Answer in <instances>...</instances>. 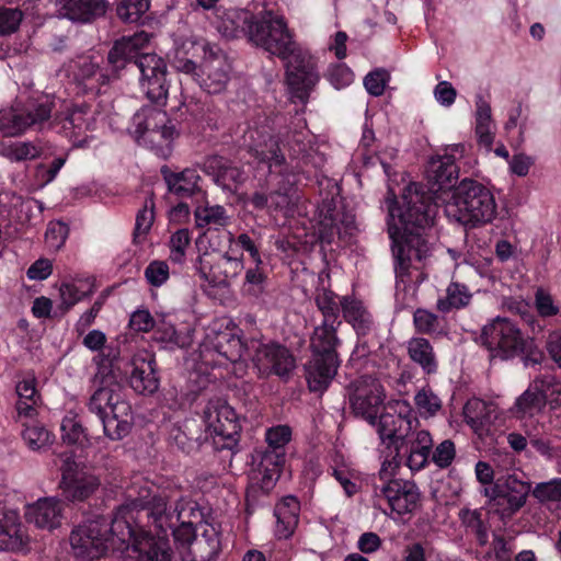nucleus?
I'll list each match as a JSON object with an SVG mask.
<instances>
[{
  "label": "nucleus",
  "instance_id": "obj_1",
  "mask_svg": "<svg viewBox=\"0 0 561 561\" xmlns=\"http://www.w3.org/2000/svg\"><path fill=\"white\" fill-rule=\"evenodd\" d=\"M386 204L388 233L396 260V299L405 307L414 301L417 287L425 279L423 270L431 248L423 231L434 224L437 205L416 183L405 187L400 204L391 192Z\"/></svg>",
  "mask_w": 561,
  "mask_h": 561
},
{
  "label": "nucleus",
  "instance_id": "obj_2",
  "mask_svg": "<svg viewBox=\"0 0 561 561\" xmlns=\"http://www.w3.org/2000/svg\"><path fill=\"white\" fill-rule=\"evenodd\" d=\"M131 501L116 511L113 519H89L72 529L69 541L73 556L83 560L103 557L110 548L126 545L124 561H170L164 539L154 540L136 529Z\"/></svg>",
  "mask_w": 561,
  "mask_h": 561
},
{
  "label": "nucleus",
  "instance_id": "obj_3",
  "mask_svg": "<svg viewBox=\"0 0 561 561\" xmlns=\"http://www.w3.org/2000/svg\"><path fill=\"white\" fill-rule=\"evenodd\" d=\"M127 497L131 501L135 515L138 517L140 511L148 508L147 516L157 528V536L146 531H139L140 535H147L154 540L164 539L168 545V558L171 560V549L168 540V530H171L175 540H190L194 535V523L202 517L197 504L187 499H181L173 511L168 510L167 497L156 495L153 484L138 479L128 489Z\"/></svg>",
  "mask_w": 561,
  "mask_h": 561
},
{
  "label": "nucleus",
  "instance_id": "obj_4",
  "mask_svg": "<svg viewBox=\"0 0 561 561\" xmlns=\"http://www.w3.org/2000/svg\"><path fill=\"white\" fill-rule=\"evenodd\" d=\"M244 141L251 154L257 160V163L267 167L270 172L268 184L279 185L283 183L270 196L264 192H255L249 203L257 209L274 207L275 209L284 210L286 216L289 215L291 211L290 205L294 199V182L289 180L290 173L288 172L283 149L274 140L270 126L249 128L244 135Z\"/></svg>",
  "mask_w": 561,
  "mask_h": 561
},
{
  "label": "nucleus",
  "instance_id": "obj_5",
  "mask_svg": "<svg viewBox=\"0 0 561 561\" xmlns=\"http://www.w3.org/2000/svg\"><path fill=\"white\" fill-rule=\"evenodd\" d=\"M220 30L227 37L245 34L250 42L278 58H287L300 46L294 41L282 15L265 11L253 16L247 11H232L222 21Z\"/></svg>",
  "mask_w": 561,
  "mask_h": 561
},
{
  "label": "nucleus",
  "instance_id": "obj_6",
  "mask_svg": "<svg viewBox=\"0 0 561 561\" xmlns=\"http://www.w3.org/2000/svg\"><path fill=\"white\" fill-rule=\"evenodd\" d=\"M93 363L98 367L94 382L100 387L89 401V411L98 415L106 437L112 440L122 439L131 428V407L122 386L115 381L108 360L99 355L93 357Z\"/></svg>",
  "mask_w": 561,
  "mask_h": 561
},
{
  "label": "nucleus",
  "instance_id": "obj_7",
  "mask_svg": "<svg viewBox=\"0 0 561 561\" xmlns=\"http://www.w3.org/2000/svg\"><path fill=\"white\" fill-rule=\"evenodd\" d=\"M444 211L449 220L467 227H479L495 219L497 205L489 187L465 179L444 199Z\"/></svg>",
  "mask_w": 561,
  "mask_h": 561
},
{
  "label": "nucleus",
  "instance_id": "obj_8",
  "mask_svg": "<svg viewBox=\"0 0 561 561\" xmlns=\"http://www.w3.org/2000/svg\"><path fill=\"white\" fill-rule=\"evenodd\" d=\"M214 233L209 236V244L215 254L199 256L197 272L203 280L213 287H226L231 279L238 277L244 268L243 255H236L233 248L234 234L224 229L218 233V241H213Z\"/></svg>",
  "mask_w": 561,
  "mask_h": 561
},
{
  "label": "nucleus",
  "instance_id": "obj_9",
  "mask_svg": "<svg viewBox=\"0 0 561 561\" xmlns=\"http://www.w3.org/2000/svg\"><path fill=\"white\" fill-rule=\"evenodd\" d=\"M129 133L137 142L150 147L164 158L170 154L180 134L167 112L153 106H144L135 113Z\"/></svg>",
  "mask_w": 561,
  "mask_h": 561
},
{
  "label": "nucleus",
  "instance_id": "obj_10",
  "mask_svg": "<svg viewBox=\"0 0 561 561\" xmlns=\"http://www.w3.org/2000/svg\"><path fill=\"white\" fill-rule=\"evenodd\" d=\"M250 345L244 344L236 328L225 320H215L207 328L199 345L201 360L210 367L229 364L242 366V358Z\"/></svg>",
  "mask_w": 561,
  "mask_h": 561
},
{
  "label": "nucleus",
  "instance_id": "obj_11",
  "mask_svg": "<svg viewBox=\"0 0 561 561\" xmlns=\"http://www.w3.org/2000/svg\"><path fill=\"white\" fill-rule=\"evenodd\" d=\"M530 491V482L522 473L512 472L499 477L481 492L488 497L489 513L506 522L525 506Z\"/></svg>",
  "mask_w": 561,
  "mask_h": 561
},
{
  "label": "nucleus",
  "instance_id": "obj_12",
  "mask_svg": "<svg viewBox=\"0 0 561 561\" xmlns=\"http://www.w3.org/2000/svg\"><path fill=\"white\" fill-rule=\"evenodd\" d=\"M205 439L218 450H232L240 440L241 424L234 409L222 399L209 400L203 410Z\"/></svg>",
  "mask_w": 561,
  "mask_h": 561
},
{
  "label": "nucleus",
  "instance_id": "obj_13",
  "mask_svg": "<svg viewBox=\"0 0 561 561\" xmlns=\"http://www.w3.org/2000/svg\"><path fill=\"white\" fill-rule=\"evenodd\" d=\"M291 439V428L288 425H276L265 432L267 448L260 455V463L253 479L260 481L264 491H270L279 478L285 462V447Z\"/></svg>",
  "mask_w": 561,
  "mask_h": 561
},
{
  "label": "nucleus",
  "instance_id": "obj_14",
  "mask_svg": "<svg viewBox=\"0 0 561 561\" xmlns=\"http://www.w3.org/2000/svg\"><path fill=\"white\" fill-rule=\"evenodd\" d=\"M282 60L285 66L286 84L291 96L306 103L320 79L313 57L299 47Z\"/></svg>",
  "mask_w": 561,
  "mask_h": 561
},
{
  "label": "nucleus",
  "instance_id": "obj_15",
  "mask_svg": "<svg viewBox=\"0 0 561 561\" xmlns=\"http://www.w3.org/2000/svg\"><path fill=\"white\" fill-rule=\"evenodd\" d=\"M420 502V491L414 482L408 480H390L383 483H375L374 485V503L375 506L387 511L383 505L390 510V514L402 516L414 512Z\"/></svg>",
  "mask_w": 561,
  "mask_h": 561
},
{
  "label": "nucleus",
  "instance_id": "obj_16",
  "mask_svg": "<svg viewBox=\"0 0 561 561\" xmlns=\"http://www.w3.org/2000/svg\"><path fill=\"white\" fill-rule=\"evenodd\" d=\"M481 337L492 355L503 359L518 356L527 339L515 323L501 317L483 328Z\"/></svg>",
  "mask_w": 561,
  "mask_h": 561
},
{
  "label": "nucleus",
  "instance_id": "obj_17",
  "mask_svg": "<svg viewBox=\"0 0 561 561\" xmlns=\"http://www.w3.org/2000/svg\"><path fill=\"white\" fill-rule=\"evenodd\" d=\"M56 107L54 99L43 96L32 104L24 114L16 108L0 111V131L4 136H18L28 127L38 125L41 128L50 117L51 110Z\"/></svg>",
  "mask_w": 561,
  "mask_h": 561
},
{
  "label": "nucleus",
  "instance_id": "obj_18",
  "mask_svg": "<svg viewBox=\"0 0 561 561\" xmlns=\"http://www.w3.org/2000/svg\"><path fill=\"white\" fill-rule=\"evenodd\" d=\"M385 398L383 387L370 376H362L350 386L352 411L368 423H374L376 420Z\"/></svg>",
  "mask_w": 561,
  "mask_h": 561
},
{
  "label": "nucleus",
  "instance_id": "obj_19",
  "mask_svg": "<svg viewBox=\"0 0 561 561\" xmlns=\"http://www.w3.org/2000/svg\"><path fill=\"white\" fill-rule=\"evenodd\" d=\"M466 146L463 144L448 145L443 154L432 157L426 169V178L431 191L435 194L454 187L458 178L456 161L463 157Z\"/></svg>",
  "mask_w": 561,
  "mask_h": 561
},
{
  "label": "nucleus",
  "instance_id": "obj_20",
  "mask_svg": "<svg viewBox=\"0 0 561 561\" xmlns=\"http://www.w3.org/2000/svg\"><path fill=\"white\" fill-rule=\"evenodd\" d=\"M140 71L139 84L146 96L153 103L165 104L169 84L167 64L156 54L140 55L136 60Z\"/></svg>",
  "mask_w": 561,
  "mask_h": 561
},
{
  "label": "nucleus",
  "instance_id": "obj_21",
  "mask_svg": "<svg viewBox=\"0 0 561 561\" xmlns=\"http://www.w3.org/2000/svg\"><path fill=\"white\" fill-rule=\"evenodd\" d=\"M49 126L75 146L81 147L88 142V133L95 129L96 118L94 112L87 106H67L61 114L54 117Z\"/></svg>",
  "mask_w": 561,
  "mask_h": 561
},
{
  "label": "nucleus",
  "instance_id": "obj_22",
  "mask_svg": "<svg viewBox=\"0 0 561 561\" xmlns=\"http://www.w3.org/2000/svg\"><path fill=\"white\" fill-rule=\"evenodd\" d=\"M393 413L386 412L370 423L376 427L379 438L387 447L399 449V443L403 442L416 423L410 415V405L404 401H397L392 407Z\"/></svg>",
  "mask_w": 561,
  "mask_h": 561
},
{
  "label": "nucleus",
  "instance_id": "obj_23",
  "mask_svg": "<svg viewBox=\"0 0 561 561\" xmlns=\"http://www.w3.org/2000/svg\"><path fill=\"white\" fill-rule=\"evenodd\" d=\"M14 497L0 499V550L3 551H21L28 543L19 506L13 503Z\"/></svg>",
  "mask_w": 561,
  "mask_h": 561
},
{
  "label": "nucleus",
  "instance_id": "obj_24",
  "mask_svg": "<svg viewBox=\"0 0 561 561\" xmlns=\"http://www.w3.org/2000/svg\"><path fill=\"white\" fill-rule=\"evenodd\" d=\"M100 486V480L73 459L67 457L61 467V488L72 501H84Z\"/></svg>",
  "mask_w": 561,
  "mask_h": 561
},
{
  "label": "nucleus",
  "instance_id": "obj_25",
  "mask_svg": "<svg viewBox=\"0 0 561 561\" xmlns=\"http://www.w3.org/2000/svg\"><path fill=\"white\" fill-rule=\"evenodd\" d=\"M250 347L255 351L253 362L261 375L275 374L283 377L294 369V358L284 346L275 343L263 344L253 340Z\"/></svg>",
  "mask_w": 561,
  "mask_h": 561
},
{
  "label": "nucleus",
  "instance_id": "obj_26",
  "mask_svg": "<svg viewBox=\"0 0 561 561\" xmlns=\"http://www.w3.org/2000/svg\"><path fill=\"white\" fill-rule=\"evenodd\" d=\"M230 67L226 58L218 54H211L199 66V71L191 73L196 82L208 93H219L225 90L229 81Z\"/></svg>",
  "mask_w": 561,
  "mask_h": 561
},
{
  "label": "nucleus",
  "instance_id": "obj_27",
  "mask_svg": "<svg viewBox=\"0 0 561 561\" xmlns=\"http://www.w3.org/2000/svg\"><path fill=\"white\" fill-rule=\"evenodd\" d=\"M24 516L35 527L51 531L61 525L64 504L56 497L38 499L25 506Z\"/></svg>",
  "mask_w": 561,
  "mask_h": 561
},
{
  "label": "nucleus",
  "instance_id": "obj_28",
  "mask_svg": "<svg viewBox=\"0 0 561 561\" xmlns=\"http://www.w3.org/2000/svg\"><path fill=\"white\" fill-rule=\"evenodd\" d=\"M130 387L138 393L150 394L158 390L159 379L154 367V356L146 351L137 352L131 359Z\"/></svg>",
  "mask_w": 561,
  "mask_h": 561
},
{
  "label": "nucleus",
  "instance_id": "obj_29",
  "mask_svg": "<svg viewBox=\"0 0 561 561\" xmlns=\"http://www.w3.org/2000/svg\"><path fill=\"white\" fill-rule=\"evenodd\" d=\"M215 53L214 47L205 39L196 36H190L175 42L173 66L176 70L183 73H193L197 67L192 59L187 58V56L202 57L203 60H205L208 56H211V54Z\"/></svg>",
  "mask_w": 561,
  "mask_h": 561
},
{
  "label": "nucleus",
  "instance_id": "obj_30",
  "mask_svg": "<svg viewBox=\"0 0 561 561\" xmlns=\"http://www.w3.org/2000/svg\"><path fill=\"white\" fill-rule=\"evenodd\" d=\"M68 75L85 90L99 91L110 80L108 76L99 69V61L94 56H79L68 65Z\"/></svg>",
  "mask_w": 561,
  "mask_h": 561
},
{
  "label": "nucleus",
  "instance_id": "obj_31",
  "mask_svg": "<svg viewBox=\"0 0 561 561\" xmlns=\"http://www.w3.org/2000/svg\"><path fill=\"white\" fill-rule=\"evenodd\" d=\"M150 35L144 31L131 36H124L118 39L108 53V61L115 68H122L125 62L145 55L144 50L149 46Z\"/></svg>",
  "mask_w": 561,
  "mask_h": 561
},
{
  "label": "nucleus",
  "instance_id": "obj_32",
  "mask_svg": "<svg viewBox=\"0 0 561 561\" xmlns=\"http://www.w3.org/2000/svg\"><path fill=\"white\" fill-rule=\"evenodd\" d=\"M496 125L492 118V110L489 100L477 94L474 100V134L478 145L486 152L492 151L495 139Z\"/></svg>",
  "mask_w": 561,
  "mask_h": 561
},
{
  "label": "nucleus",
  "instance_id": "obj_33",
  "mask_svg": "<svg viewBox=\"0 0 561 561\" xmlns=\"http://www.w3.org/2000/svg\"><path fill=\"white\" fill-rule=\"evenodd\" d=\"M341 360L339 357L312 355L307 366V381L311 391H324L334 379Z\"/></svg>",
  "mask_w": 561,
  "mask_h": 561
},
{
  "label": "nucleus",
  "instance_id": "obj_34",
  "mask_svg": "<svg viewBox=\"0 0 561 561\" xmlns=\"http://www.w3.org/2000/svg\"><path fill=\"white\" fill-rule=\"evenodd\" d=\"M93 291V282L88 277L65 279L58 286L59 296L56 310L60 314H65L78 302L92 295Z\"/></svg>",
  "mask_w": 561,
  "mask_h": 561
},
{
  "label": "nucleus",
  "instance_id": "obj_35",
  "mask_svg": "<svg viewBox=\"0 0 561 561\" xmlns=\"http://www.w3.org/2000/svg\"><path fill=\"white\" fill-rule=\"evenodd\" d=\"M201 533L184 540L190 545L192 561H213L220 550L217 528L208 523L201 524Z\"/></svg>",
  "mask_w": 561,
  "mask_h": 561
},
{
  "label": "nucleus",
  "instance_id": "obj_36",
  "mask_svg": "<svg viewBox=\"0 0 561 561\" xmlns=\"http://www.w3.org/2000/svg\"><path fill=\"white\" fill-rule=\"evenodd\" d=\"M58 12L62 18L75 22H90L106 12L105 0H57Z\"/></svg>",
  "mask_w": 561,
  "mask_h": 561
},
{
  "label": "nucleus",
  "instance_id": "obj_37",
  "mask_svg": "<svg viewBox=\"0 0 561 561\" xmlns=\"http://www.w3.org/2000/svg\"><path fill=\"white\" fill-rule=\"evenodd\" d=\"M340 323L323 321L316 327L310 341L312 355L339 357L336 348L341 341L336 336V329Z\"/></svg>",
  "mask_w": 561,
  "mask_h": 561
},
{
  "label": "nucleus",
  "instance_id": "obj_38",
  "mask_svg": "<svg viewBox=\"0 0 561 561\" xmlns=\"http://www.w3.org/2000/svg\"><path fill=\"white\" fill-rule=\"evenodd\" d=\"M546 403V397L538 392L537 383H529L528 388L516 398L510 413L518 420L533 419L545 409Z\"/></svg>",
  "mask_w": 561,
  "mask_h": 561
},
{
  "label": "nucleus",
  "instance_id": "obj_39",
  "mask_svg": "<svg viewBox=\"0 0 561 561\" xmlns=\"http://www.w3.org/2000/svg\"><path fill=\"white\" fill-rule=\"evenodd\" d=\"M194 218L197 228H207L209 231H218L217 233H220L219 229L226 228L231 219L224 206L209 203L197 206L194 210ZM217 236L214 241H218Z\"/></svg>",
  "mask_w": 561,
  "mask_h": 561
},
{
  "label": "nucleus",
  "instance_id": "obj_40",
  "mask_svg": "<svg viewBox=\"0 0 561 561\" xmlns=\"http://www.w3.org/2000/svg\"><path fill=\"white\" fill-rule=\"evenodd\" d=\"M299 502L294 496L284 497L275 507L276 535L279 538H288L298 524Z\"/></svg>",
  "mask_w": 561,
  "mask_h": 561
},
{
  "label": "nucleus",
  "instance_id": "obj_41",
  "mask_svg": "<svg viewBox=\"0 0 561 561\" xmlns=\"http://www.w3.org/2000/svg\"><path fill=\"white\" fill-rule=\"evenodd\" d=\"M432 447L433 438L430 432L421 430L413 434L407 457V466L412 472L420 471L426 466Z\"/></svg>",
  "mask_w": 561,
  "mask_h": 561
},
{
  "label": "nucleus",
  "instance_id": "obj_42",
  "mask_svg": "<svg viewBox=\"0 0 561 561\" xmlns=\"http://www.w3.org/2000/svg\"><path fill=\"white\" fill-rule=\"evenodd\" d=\"M341 308L345 320L352 324L357 334L365 335L371 325V317L363 302L353 297H343Z\"/></svg>",
  "mask_w": 561,
  "mask_h": 561
},
{
  "label": "nucleus",
  "instance_id": "obj_43",
  "mask_svg": "<svg viewBox=\"0 0 561 561\" xmlns=\"http://www.w3.org/2000/svg\"><path fill=\"white\" fill-rule=\"evenodd\" d=\"M199 175L194 169L171 172L164 175L168 188L180 197L192 196L198 190Z\"/></svg>",
  "mask_w": 561,
  "mask_h": 561
},
{
  "label": "nucleus",
  "instance_id": "obj_44",
  "mask_svg": "<svg viewBox=\"0 0 561 561\" xmlns=\"http://www.w3.org/2000/svg\"><path fill=\"white\" fill-rule=\"evenodd\" d=\"M409 355L426 374L435 373L437 363L431 343L423 337H413L408 344Z\"/></svg>",
  "mask_w": 561,
  "mask_h": 561
},
{
  "label": "nucleus",
  "instance_id": "obj_45",
  "mask_svg": "<svg viewBox=\"0 0 561 561\" xmlns=\"http://www.w3.org/2000/svg\"><path fill=\"white\" fill-rule=\"evenodd\" d=\"M471 300V293L466 285L450 283L446 289V297L437 300V309L442 312H449L451 309L466 307Z\"/></svg>",
  "mask_w": 561,
  "mask_h": 561
},
{
  "label": "nucleus",
  "instance_id": "obj_46",
  "mask_svg": "<svg viewBox=\"0 0 561 561\" xmlns=\"http://www.w3.org/2000/svg\"><path fill=\"white\" fill-rule=\"evenodd\" d=\"M463 414L467 423L478 432L491 421V405L483 400L471 399L466 403Z\"/></svg>",
  "mask_w": 561,
  "mask_h": 561
},
{
  "label": "nucleus",
  "instance_id": "obj_47",
  "mask_svg": "<svg viewBox=\"0 0 561 561\" xmlns=\"http://www.w3.org/2000/svg\"><path fill=\"white\" fill-rule=\"evenodd\" d=\"M61 438L69 445H83L85 442L84 428L79 420V416L73 411H68L62 417Z\"/></svg>",
  "mask_w": 561,
  "mask_h": 561
},
{
  "label": "nucleus",
  "instance_id": "obj_48",
  "mask_svg": "<svg viewBox=\"0 0 561 561\" xmlns=\"http://www.w3.org/2000/svg\"><path fill=\"white\" fill-rule=\"evenodd\" d=\"M22 437L32 450H42L51 444L50 433L39 423L34 422L23 425Z\"/></svg>",
  "mask_w": 561,
  "mask_h": 561
},
{
  "label": "nucleus",
  "instance_id": "obj_49",
  "mask_svg": "<svg viewBox=\"0 0 561 561\" xmlns=\"http://www.w3.org/2000/svg\"><path fill=\"white\" fill-rule=\"evenodd\" d=\"M413 322L420 333L430 335L444 333V319L426 309H417L414 312Z\"/></svg>",
  "mask_w": 561,
  "mask_h": 561
},
{
  "label": "nucleus",
  "instance_id": "obj_50",
  "mask_svg": "<svg viewBox=\"0 0 561 561\" xmlns=\"http://www.w3.org/2000/svg\"><path fill=\"white\" fill-rule=\"evenodd\" d=\"M341 300L333 291L322 288L316 294V304L323 314V321L339 322L337 316L341 307Z\"/></svg>",
  "mask_w": 561,
  "mask_h": 561
},
{
  "label": "nucleus",
  "instance_id": "obj_51",
  "mask_svg": "<svg viewBox=\"0 0 561 561\" xmlns=\"http://www.w3.org/2000/svg\"><path fill=\"white\" fill-rule=\"evenodd\" d=\"M149 0H119L116 5V13L124 22L136 23L149 10Z\"/></svg>",
  "mask_w": 561,
  "mask_h": 561
},
{
  "label": "nucleus",
  "instance_id": "obj_52",
  "mask_svg": "<svg viewBox=\"0 0 561 561\" xmlns=\"http://www.w3.org/2000/svg\"><path fill=\"white\" fill-rule=\"evenodd\" d=\"M459 518L462 525L476 535L480 545L483 546L488 542V526L481 518V512L463 508L459 512Z\"/></svg>",
  "mask_w": 561,
  "mask_h": 561
},
{
  "label": "nucleus",
  "instance_id": "obj_53",
  "mask_svg": "<svg viewBox=\"0 0 561 561\" xmlns=\"http://www.w3.org/2000/svg\"><path fill=\"white\" fill-rule=\"evenodd\" d=\"M266 275L262 268V264H256L245 271L242 291L252 297H259L265 288Z\"/></svg>",
  "mask_w": 561,
  "mask_h": 561
},
{
  "label": "nucleus",
  "instance_id": "obj_54",
  "mask_svg": "<svg viewBox=\"0 0 561 561\" xmlns=\"http://www.w3.org/2000/svg\"><path fill=\"white\" fill-rule=\"evenodd\" d=\"M419 413L424 417L435 415L442 408L440 399L428 388H422L414 397Z\"/></svg>",
  "mask_w": 561,
  "mask_h": 561
},
{
  "label": "nucleus",
  "instance_id": "obj_55",
  "mask_svg": "<svg viewBox=\"0 0 561 561\" xmlns=\"http://www.w3.org/2000/svg\"><path fill=\"white\" fill-rule=\"evenodd\" d=\"M310 141L309 130L304 126L299 130L294 131L293 135H287L286 145L283 146L284 148L288 147L291 159H304L309 149Z\"/></svg>",
  "mask_w": 561,
  "mask_h": 561
},
{
  "label": "nucleus",
  "instance_id": "obj_56",
  "mask_svg": "<svg viewBox=\"0 0 561 561\" xmlns=\"http://www.w3.org/2000/svg\"><path fill=\"white\" fill-rule=\"evenodd\" d=\"M154 339L164 344L165 347L184 346L185 337L178 332L173 323L164 319L157 322Z\"/></svg>",
  "mask_w": 561,
  "mask_h": 561
},
{
  "label": "nucleus",
  "instance_id": "obj_57",
  "mask_svg": "<svg viewBox=\"0 0 561 561\" xmlns=\"http://www.w3.org/2000/svg\"><path fill=\"white\" fill-rule=\"evenodd\" d=\"M539 502H561V478L540 482L530 491Z\"/></svg>",
  "mask_w": 561,
  "mask_h": 561
},
{
  "label": "nucleus",
  "instance_id": "obj_58",
  "mask_svg": "<svg viewBox=\"0 0 561 561\" xmlns=\"http://www.w3.org/2000/svg\"><path fill=\"white\" fill-rule=\"evenodd\" d=\"M23 20V12L18 8L0 5V36L18 31Z\"/></svg>",
  "mask_w": 561,
  "mask_h": 561
},
{
  "label": "nucleus",
  "instance_id": "obj_59",
  "mask_svg": "<svg viewBox=\"0 0 561 561\" xmlns=\"http://www.w3.org/2000/svg\"><path fill=\"white\" fill-rule=\"evenodd\" d=\"M191 234L188 229H180L175 231L170 239V259L175 263L184 261L186 250L190 245Z\"/></svg>",
  "mask_w": 561,
  "mask_h": 561
},
{
  "label": "nucleus",
  "instance_id": "obj_60",
  "mask_svg": "<svg viewBox=\"0 0 561 561\" xmlns=\"http://www.w3.org/2000/svg\"><path fill=\"white\" fill-rule=\"evenodd\" d=\"M153 219H154L153 204H152V202H150V205H149L147 202L145 204L144 208L138 211L137 217H136L135 240L137 242H141L145 240L146 234L151 229Z\"/></svg>",
  "mask_w": 561,
  "mask_h": 561
},
{
  "label": "nucleus",
  "instance_id": "obj_61",
  "mask_svg": "<svg viewBox=\"0 0 561 561\" xmlns=\"http://www.w3.org/2000/svg\"><path fill=\"white\" fill-rule=\"evenodd\" d=\"M146 280L153 287H160L170 277L169 265L164 261H152L145 270Z\"/></svg>",
  "mask_w": 561,
  "mask_h": 561
},
{
  "label": "nucleus",
  "instance_id": "obj_62",
  "mask_svg": "<svg viewBox=\"0 0 561 561\" xmlns=\"http://www.w3.org/2000/svg\"><path fill=\"white\" fill-rule=\"evenodd\" d=\"M244 172L239 168L225 164L220 165L216 181L224 188L232 191L236 190L237 186L244 181Z\"/></svg>",
  "mask_w": 561,
  "mask_h": 561
},
{
  "label": "nucleus",
  "instance_id": "obj_63",
  "mask_svg": "<svg viewBox=\"0 0 561 561\" xmlns=\"http://www.w3.org/2000/svg\"><path fill=\"white\" fill-rule=\"evenodd\" d=\"M68 237V227L61 221H51L48 224L45 242L51 250H59Z\"/></svg>",
  "mask_w": 561,
  "mask_h": 561
},
{
  "label": "nucleus",
  "instance_id": "obj_64",
  "mask_svg": "<svg viewBox=\"0 0 561 561\" xmlns=\"http://www.w3.org/2000/svg\"><path fill=\"white\" fill-rule=\"evenodd\" d=\"M157 322L148 309L138 308L130 314L129 328L135 332L147 333L156 328Z\"/></svg>",
  "mask_w": 561,
  "mask_h": 561
}]
</instances>
